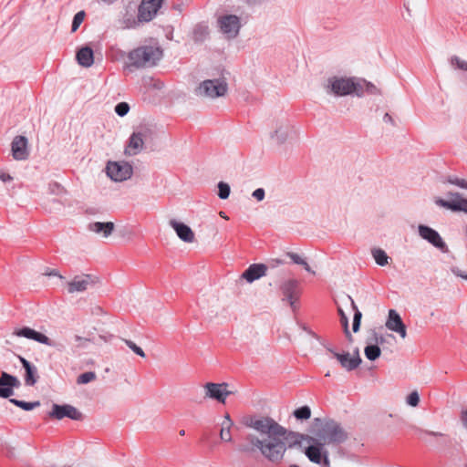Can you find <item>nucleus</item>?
<instances>
[{
	"instance_id": "obj_43",
	"label": "nucleus",
	"mask_w": 467,
	"mask_h": 467,
	"mask_svg": "<svg viewBox=\"0 0 467 467\" xmlns=\"http://www.w3.org/2000/svg\"><path fill=\"white\" fill-rule=\"evenodd\" d=\"M125 344L134 352L136 353L137 355H139L140 357L141 358H144L145 357V353L144 351L142 350L141 348H140L139 346H137L133 341L131 340H129V339H125Z\"/></svg>"
},
{
	"instance_id": "obj_26",
	"label": "nucleus",
	"mask_w": 467,
	"mask_h": 467,
	"mask_svg": "<svg viewBox=\"0 0 467 467\" xmlns=\"http://www.w3.org/2000/svg\"><path fill=\"white\" fill-rule=\"evenodd\" d=\"M19 361L26 370L25 383L26 386H34L37 381V368L25 358L18 356Z\"/></svg>"
},
{
	"instance_id": "obj_45",
	"label": "nucleus",
	"mask_w": 467,
	"mask_h": 467,
	"mask_svg": "<svg viewBox=\"0 0 467 467\" xmlns=\"http://www.w3.org/2000/svg\"><path fill=\"white\" fill-rule=\"evenodd\" d=\"M265 194V190L263 188H258L253 192L252 196L261 202L264 200Z\"/></svg>"
},
{
	"instance_id": "obj_6",
	"label": "nucleus",
	"mask_w": 467,
	"mask_h": 467,
	"mask_svg": "<svg viewBox=\"0 0 467 467\" xmlns=\"http://www.w3.org/2000/svg\"><path fill=\"white\" fill-rule=\"evenodd\" d=\"M165 0H141L138 6V14L136 18L131 19L125 16L127 27L140 26V23L151 21L161 8Z\"/></svg>"
},
{
	"instance_id": "obj_4",
	"label": "nucleus",
	"mask_w": 467,
	"mask_h": 467,
	"mask_svg": "<svg viewBox=\"0 0 467 467\" xmlns=\"http://www.w3.org/2000/svg\"><path fill=\"white\" fill-rule=\"evenodd\" d=\"M288 447L298 446L304 449V452L307 459L316 464H321L322 456L324 454V444L318 441L314 436L302 434L298 432H291L288 435Z\"/></svg>"
},
{
	"instance_id": "obj_13",
	"label": "nucleus",
	"mask_w": 467,
	"mask_h": 467,
	"mask_svg": "<svg viewBox=\"0 0 467 467\" xmlns=\"http://www.w3.org/2000/svg\"><path fill=\"white\" fill-rule=\"evenodd\" d=\"M451 200L437 199L436 204L452 212H462L467 214V199L462 197L458 192H449Z\"/></svg>"
},
{
	"instance_id": "obj_60",
	"label": "nucleus",
	"mask_w": 467,
	"mask_h": 467,
	"mask_svg": "<svg viewBox=\"0 0 467 467\" xmlns=\"http://www.w3.org/2000/svg\"><path fill=\"white\" fill-rule=\"evenodd\" d=\"M350 458H351V460H352V461H357V460H358V459H357V457H356V456H353V455H352V456H350Z\"/></svg>"
},
{
	"instance_id": "obj_20",
	"label": "nucleus",
	"mask_w": 467,
	"mask_h": 467,
	"mask_svg": "<svg viewBox=\"0 0 467 467\" xmlns=\"http://www.w3.org/2000/svg\"><path fill=\"white\" fill-rule=\"evenodd\" d=\"M330 351L334 354V356L339 361L342 368H344L345 369H347L348 371L357 368L362 362V359L360 358V356H359L358 348H356L352 357L350 356V354L348 352L339 354V353L334 352L332 350H330Z\"/></svg>"
},
{
	"instance_id": "obj_56",
	"label": "nucleus",
	"mask_w": 467,
	"mask_h": 467,
	"mask_svg": "<svg viewBox=\"0 0 467 467\" xmlns=\"http://www.w3.org/2000/svg\"><path fill=\"white\" fill-rule=\"evenodd\" d=\"M166 37H167V39H169V40H172V39H173L172 33H171V32H169V33L166 35Z\"/></svg>"
},
{
	"instance_id": "obj_57",
	"label": "nucleus",
	"mask_w": 467,
	"mask_h": 467,
	"mask_svg": "<svg viewBox=\"0 0 467 467\" xmlns=\"http://www.w3.org/2000/svg\"><path fill=\"white\" fill-rule=\"evenodd\" d=\"M220 216L224 219H228V217L225 215V213L223 212H220Z\"/></svg>"
},
{
	"instance_id": "obj_53",
	"label": "nucleus",
	"mask_w": 467,
	"mask_h": 467,
	"mask_svg": "<svg viewBox=\"0 0 467 467\" xmlns=\"http://www.w3.org/2000/svg\"><path fill=\"white\" fill-rule=\"evenodd\" d=\"M74 339H75V341H76L77 343H78V344H80V343H82V342H86V341H88V339H87V338L81 337H79V336H75V337H74Z\"/></svg>"
},
{
	"instance_id": "obj_47",
	"label": "nucleus",
	"mask_w": 467,
	"mask_h": 467,
	"mask_svg": "<svg viewBox=\"0 0 467 467\" xmlns=\"http://www.w3.org/2000/svg\"><path fill=\"white\" fill-rule=\"evenodd\" d=\"M451 271L453 275L456 276L462 277V279L467 280V274H464L462 270H460L458 267L453 266L451 268Z\"/></svg>"
},
{
	"instance_id": "obj_24",
	"label": "nucleus",
	"mask_w": 467,
	"mask_h": 467,
	"mask_svg": "<svg viewBox=\"0 0 467 467\" xmlns=\"http://www.w3.org/2000/svg\"><path fill=\"white\" fill-rule=\"evenodd\" d=\"M88 229L96 234L101 235L104 238H108L113 233L115 224L112 222H94L88 225Z\"/></svg>"
},
{
	"instance_id": "obj_30",
	"label": "nucleus",
	"mask_w": 467,
	"mask_h": 467,
	"mask_svg": "<svg viewBox=\"0 0 467 467\" xmlns=\"http://www.w3.org/2000/svg\"><path fill=\"white\" fill-rule=\"evenodd\" d=\"M371 254H372L375 262L379 265L384 266L389 264V257L388 256L386 252L384 250H382L381 248H373L371 250Z\"/></svg>"
},
{
	"instance_id": "obj_44",
	"label": "nucleus",
	"mask_w": 467,
	"mask_h": 467,
	"mask_svg": "<svg viewBox=\"0 0 467 467\" xmlns=\"http://www.w3.org/2000/svg\"><path fill=\"white\" fill-rule=\"evenodd\" d=\"M190 37L196 43L202 42L206 37V31H192Z\"/></svg>"
},
{
	"instance_id": "obj_14",
	"label": "nucleus",
	"mask_w": 467,
	"mask_h": 467,
	"mask_svg": "<svg viewBox=\"0 0 467 467\" xmlns=\"http://www.w3.org/2000/svg\"><path fill=\"white\" fill-rule=\"evenodd\" d=\"M48 415L49 417L57 420H62L65 417H67L74 420H80L83 418L82 413L77 408L69 404H53L52 410Z\"/></svg>"
},
{
	"instance_id": "obj_5",
	"label": "nucleus",
	"mask_w": 467,
	"mask_h": 467,
	"mask_svg": "<svg viewBox=\"0 0 467 467\" xmlns=\"http://www.w3.org/2000/svg\"><path fill=\"white\" fill-rule=\"evenodd\" d=\"M358 87V84L356 83L353 78L338 76L330 77L323 83L324 90L327 94L334 95L336 97L350 95L353 92H356L357 95L359 96Z\"/></svg>"
},
{
	"instance_id": "obj_63",
	"label": "nucleus",
	"mask_w": 467,
	"mask_h": 467,
	"mask_svg": "<svg viewBox=\"0 0 467 467\" xmlns=\"http://www.w3.org/2000/svg\"><path fill=\"white\" fill-rule=\"evenodd\" d=\"M465 234H466V236H467V227L465 228Z\"/></svg>"
},
{
	"instance_id": "obj_54",
	"label": "nucleus",
	"mask_w": 467,
	"mask_h": 467,
	"mask_svg": "<svg viewBox=\"0 0 467 467\" xmlns=\"http://www.w3.org/2000/svg\"><path fill=\"white\" fill-rule=\"evenodd\" d=\"M404 6H405V8H406V10H407V12H408L409 16H411V14H410V13H411V11H412V10H411V3H410V2H408L407 4H405V5H404Z\"/></svg>"
},
{
	"instance_id": "obj_33",
	"label": "nucleus",
	"mask_w": 467,
	"mask_h": 467,
	"mask_svg": "<svg viewBox=\"0 0 467 467\" xmlns=\"http://www.w3.org/2000/svg\"><path fill=\"white\" fill-rule=\"evenodd\" d=\"M96 379H97V375L95 372L88 371V372L80 374L77 378V384H78V385L88 384V383L95 380Z\"/></svg>"
},
{
	"instance_id": "obj_10",
	"label": "nucleus",
	"mask_w": 467,
	"mask_h": 467,
	"mask_svg": "<svg viewBox=\"0 0 467 467\" xmlns=\"http://www.w3.org/2000/svg\"><path fill=\"white\" fill-rule=\"evenodd\" d=\"M150 130L143 128L134 131L128 141L124 153L127 156H136L144 150L145 140L150 136Z\"/></svg>"
},
{
	"instance_id": "obj_50",
	"label": "nucleus",
	"mask_w": 467,
	"mask_h": 467,
	"mask_svg": "<svg viewBox=\"0 0 467 467\" xmlns=\"http://www.w3.org/2000/svg\"><path fill=\"white\" fill-rule=\"evenodd\" d=\"M383 121L386 122V123H389L392 126L395 125V122L393 120V118L389 114V113H386L384 116H383Z\"/></svg>"
},
{
	"instance_id": "obj_55",
	"label": "nucleus",
	"mask_w": 467,
	"mask_h": 467,
	"mask_svg": "<svg viewBox=\"0 0 467 467\" xmlns=\"http://www.w3.org/2000/svg\"><path fill=\"white\" fill-rule=\"evenodd\" d=\"M49 275H56V276H59L61 279H63V276L58 275V273L57 271H52Z\"/></svg>"
},
{
	"instance_id": "obj_39",
	"label": "nucleus",
	"mask_w": 467,
	"mask_h": 467,
	"mask_svg": "<svg viewBox=\"0 0 467 467\" xmlns=\"http://www.w3.org/2000/svg\"><path fill=\"white\" fill-rule=\"evenodd\" d=\"M406 403L410 407H417L420 403V394L417 390L411 391L406 398Z\"/></svg>"
},
{
	"instance_id": "obj_23",
	"label": "nucleus",
	"mask_w": 467,
	"mask_h": 467,
	"mask_svg": "<svg viewBox=\"0 0 467 467\" xmlns=\"http://www.w3.org/2000/svg\"><path fill=\"white\" fill-rule=\"evenodd\" d=\"M169 224L176 232L178 237L185 243H192L195 239L194 233L186 224L177 222L174 219L170 220Z\"/></svg>"
},
{
	"instance_id": "obj_28",
	"label": "nucleus",
	"mask_w": 467,
	"mask_h": 467,
	"mask_svg": "<svg viewBox=\"0 0 467 467\" xmlns=\"http://www.w3.org/2000/svg\"><path fill=\"white\" fill-rule=\"evenodd\" d=\"M220 29H240V18L235 15H225L218 19Z\"/></svg>"
},
{
	"instance_id": "obj_21",
	"label": "nucleus",
	"mask_w": 467,
	"mask_h": 467,
	"mask_svg": "<svg viewBox=\"0 0 467 467\" xmlns=\"http://www.w3.org/2000/svg\"><path fill=\"white\" fill-rule=\"evenodd\" d=\"M12 156L16 161L27 159L29 152L27 149V139L24 136H16L11 144Z\"/></svg>"
},
{
	"instance_id": "obj_34",
	"label": "nucleus",
	"mask_w": 467,
	"mask_h": 467,
	"mask_svg": "<svg viewBox=\"0 0 467 467\" xmlns=\"http://www.w3.org/2000/svg\"><path fill=\"white\" fill-rule=\"evenodd\" d=\"M338 314L340 316V322L344 328V333H345L346 337H348V339L349 341H352V335L348 329V318L347 315L345 314V312L341 308H338Z\"/></svg>"
},
{
	"instance_id": "obj_49",
	"label": "nucleus",
	"mask_w": 467,
	"mask_h": 467,
	"mask_svg": "<svg viewBox=\"0 0 467 467\" xmlns=\"http://www.w3.org/2000/svg\"><path fill=\"white\" fill-rule=\"evenodd\" d=\"M0 180L4 182L13 181V177L4 171H0Z\"/></svg>"
},
{
	"instance_id": "obj_2",
	"label": "nucleus",
	"mask_w": 467,
	"mask_h": 467,
	"mask_svg": "<svg viewBox=\"0 0 467 467\" xmlns=\"http://www.w3.org/2000/svg\"><path fill=\"white\" fill-rule=\"evenodd\" d=\"M314 437L326 444H340L348 439V432L337 421L332 419L315 418L310 426Z\"/></svg>"
},
{
	"instance_id": "obj_19",
	"label": "nucleus",
	"mask_w": 467,
	"mask_h": 467,
	"mask_svg": "<svg viewBox=\"0 0 467 467\" xmlns=\"http://www.w3.org/2000/svg\"><path fill=\"white\" fill-rule=\"evenodd\" d=\"M20 386L19 379L6 372L0 377V398L7 399L14 394V389Z\"/></svg>"
},
{
	"instance_id": "obj_41",
	"label": "nucleus",
	"mask_w": 467,
	"mask_h": 467,
	"mask_svg": "<svg viewBox=\"0 0 467 467\" xmlns=\"http://www.w3.org/2000/svg\"><path fill=\"white\" fill-rule=\"evenodd\" d=\"M447 182L451 184H453L460 188L467 190V181L464 179H460L457 177L450 176V177H448Z\"/></svg>"
},
{
	"instance_id": "obj_35",
	"label": "nucleus",
	"mask_w": 467,
	"mask_h": 467,
	"mask_svg": "<svg viewBox=\"0 0 467 467\" xmlns=\"http://www.w3.org/2000/svg\"><path fill=\"white\" fill-rule=\"evenodd\" d=\"M293 414L297 420H308L311 417V410L308 406H303L296 409Z\"/></svg>"
},
{
	"instance_id": "obj_48",
	"label": "nucleus",
	"mask_w": 467,
	"mask_h": 467,
	"mask_svg": "<svg viewBox=\"0 0 467 467\" xmlns=\"http://www.w3.org/2000/svg\"><path fill=\"white\" fill-rule=\"evenodd\" d=\"M322 467H330V461L328 458V451L326 450L324 451V454L322 456V462L320 464Z\"/></svg>"
},
{
	"instance_id": "obj_12",
	"label": "nucleus",
	"mask_w": 467,
	"mask_h": 467,
	"mask_svg": "<svg viewBox=\"0 0 467 467\" xmlns=\"http://www.w3.org/2000/svg\"><path fill=\"white\" fill-rule=\"evenodd\" d=\"M384 340V337L379 335L375 329L370 330L369 336L366 339L367 346L364 348L365 356L368 360L374 361L380 357L381 350L379 344H382Z\"/></svg>"
},
{
	"instance_id": "obj_27",
	"label": "nucleus",
	"mask_w": 467,
	"mask_h": 467,
	"mask_svg": "<svg viewBox=\"0 0 467 467\" xmlns=\"http://www.w3.org/2000/svg\"><path fill=\"white\" fill-rule=\"evenodd\" d=\"M78 63L83 67H90L94 63L93 50L88 47H81L76 55Z\"/></svg>"
},
{
	"instance_id": "obj_37",
	"label": "nucleus",
	"mask_w": 467,
	"mask_h": 467,
	"mask_svg": "<svg viewBox=\"0 0 467 467\" xmlns=\"http://www.w3.org/2000/svg\"><path fill=\"white\" fill-rule=\"evenodd\" d=\"M230 195V186L228 183L220 182L218 183V196L220 199H227Z\"/></svg>"
},
{
	"instance_id": "obj_31",
	"label": "nucleus",
	"mask_w": 467,
	"mask_h": 467,
	"mask_svg": "<svg viewBox=\"0 0 467 467\" xmlns=\"http://www.w3.org/2000/svg\"><path fill=\"white\" fill-rule=\"evenodd\" d=\"M10 402L25 410H34L35 408H37L40 406L39 401L26 402V401L18 400L16 399H10Z\"/></svg>"
},
{
	"instance_id": "obj_16",
	"label": "nucleus",
	"mask_w": 467,
	"mask_h": 467,
	"mask_svg": "<svg viewBox=\"0 0 467 467\" xmlns=\"http://www.w3.org/2000/svg\"><path fill=\"white\" fill-rule=\"evenodd\" d=\"M13 335L19 337H26L27 339L34 340L37 343L48 346L55 347V343L52 339H50L47 336L36 331L35 329L24 327L21 328H16L13 331Z\"/></svg>"
},
{
	"instance_id": "obj_7",
	"label": "nucleus",
	"mask_w": 467,
	"mask_h": 467,
	"mask_svg": "<svg viewBox=\"0 0 467 467\" xmlns=\"http://www.w3.org/2000/svg\"><path fill=\"white\" fill-rule=\"evenodd\" d=\"M227 84L221 78L206 79L199 84L195 88V95L203 98L214 99L225 95Z\"/></svg>"
},
{
	"instance_id": "obj_8",
	"label": "nucleus",
	"mask_w": 467,
	"mask_h": 467,
	"mask_svg": "<svg viewBox=\"0 0 467 467\" xmlns=\"http://www.w3.org/2000/svg\"><path fill=\"white\" fill-rule=\"evenodd\" d=\"M106 173L112 181L121 182L132 176L133 168L127 161H109L106 165Z\"/></svg>"
},
{
	"instance_id": "obj_3",
	"label": "nucleus",
	"mask_w": 467,
	"mask_h": 467,
	"mask_svg": "<svg viewBox=\"0 0 467 467\" xmlns=\"http://www.w3.org/2000/svg\"><path fill=\"white\" fill-rule=\"evenodd\" d=\"M163 57V49L157 39L145 40L140 46L131 50L128 58L130 66L146 68L156 66Z\"/></svg>"
},
{
	"instance_id": "obj_1",
	"label": "nucleus",
	"mask_w": 467,
	"mask_h": 467,
	"mask_svg": "<svg viewBox=\"0 0 467 467\" xmlns=\"http://www.w3.org/2000/svg\"><path fill=\"white\" fill-rule=\"evenodd\" d=\"M243 424L261 436L267 437L260 438L255 434H248L245 437L246 443L241 445L238 451L249 454L259 451L268 462L280 463L286 451V445L281 439L285 436L286 430L269 417H245Z\"/></svg>"
},
{
	"instance_id": "obj_38",
	"label": "nucleus",
	"mask_w": 467,
	"mask_h": 467,
	"mask_svg": "<svg viewBox=\"0 0 467 467\" xmlns=\"http://www.w3.org/2000/svg\"><path fill=\"white\" fill-rule=\"evenodd\" d=\"M86 16L85 11H78L73 17L70 29H78Z\"/></svg>"
},
{
	"instance_id": "obj_52",
	"label": "nucleus",
	"mask_w": 467,
	"mask_h": 467,
	"mask_svg": "<svg viewBox=\"0 0 467 467\" xmlns=\"http://www.w3.org/2000/svg\"><path fill=\"white\" fill-rule=\"evenodd\" d=\"M461 420L462 421L463 426L467 429V410H462Z\"/></svg>"
},
{
	"instance_id": "obj_32",
	"label": "nucleus",
	"mask_w": 467,
	"mask_h": 467,
	"mask_svg": "<svg viewBox=\"0 0 467 467\" xmlns=\"http://www.w3.org/2000/svg\"><path fill=\"white\" fill-rule=\"evenodd\" d=\"M287 255L295 264L302 265L306 269V271L315 275V272L311 269L307 262L305 259H303L300 255L295 253H288Z\"/></svg>"
},
{
	"instance_id": "obj_51",
	"label": "nucleus",
	"mask_w": 467,
	"mask_h": 467,
	"mask_svg": "<svg viewBox=\"0 0 467 467\" xmlns=\"http://www.w3.org/2000/svg\"><path fill=\"white\" fill-rule=\"evenodd\" d=\"M228 424H229V426H233L234 425V421L231 420L230 415L228 413H226L224 415V420L222 422V426L223 425H228Z\"/></svg>"
},
{
	"instance_id": "obj_11",
	"label": "nucleus",
	"mask_w": 467,
	"mask_h": 467,
	"mask_svg": "<svg viewBox=\"0 0 467 467\" xmlns=\"http://www.w3.org/2000/svg\"><path fill=\"white\" fill-rule=\"evenodd\" d=\"M418 233L419 235L428 243H430L431 245H433L435 248H437L441 253H448L449 247L442 239V237L440 235V234L432 229L430 226L420 224L418 226Z\"/></svg>"
},
{
	"instance_id": "obj_29",
	"label": "nucleus",
	"mask_w": 467,
	"mask_h": 467,
	"mask_svg": "<svg viewBox=\"0 0 467 467\" xmlns=\"http://www.w3.org/2000/svg\"><path fill=\"white\" fill-rule=\"evenodd\" d=\"M348 297V299L350 301L351 308L354 310V317H353L352 329H353L354 333H357L359 330V327H360V322H361V318H362V314L358 310V308L355 301L353 300V298L351 296H349Z\"/></svg>"
},
{
	"instance_id": "obj_9",
	"label": "nucleus",
	"mask_w": 467,
	"mask_h": 467,
	"mask_svg": "<svg viewBox=\"0 0 467 467\" xmlns=\"http://www.w3.org/2000/svg\"><path fill=\"white\" fill-rule=\"evenodd\" d=\"M296 133L295 127L288 120L281 119L275 121L270 137L275 143L283 144L292 139Z\"/></svg>"
},
{
	"instance_id": "obj_59",
	"label": "nucleus",
	"mask_w": 467,
	"mask_h": 467,
	"mask_svg": "<svg viewBox=\"0 0 467 467\" xmlns=\"http://www.w3.org/2000/svg\"><path fill=\"white\" fill-rule=\"evenodd\" d=\"M179 433H180L181 436H183L185 434V431H184V430H182V431H180Z\"/></svg>"
},
{
	"instance_id": "obj_22",
	"label": "nucleus",
	"mask_w": 467,
	"mask_h": 467,
	"mask_svg": "<svg viewBox=\"0 0 467 467\" xmlns=\"http://www.w3.org/2000/svg\"><path fill=\"white\" fill-rule=\"evenodd\" d=\"M386 327L388 329L398 333L402 338H405L407 336L406 327L403 324L400 316L394 309H390L389 311Z\"/></svg>"
},
{
	"instance_id": "obj_25",
	"label": "nucleus",
	"mask_w": 467,
	"mask_h": 467,
	"mask_svg": "<svg viewBox=\"0 0 467 467\" xmlns=\"http://www.w3.org/2000/svg\"><path fill=\"white\" fill-rule=\"evenodd\" d=\"M267 267L263 264L251 265L242 275V277L247 282L252 283L254 280L265 275Z\"/></svg>"
},
{
	"instance_id": "obj_61",
	"label": "nucleus",
	"mask_w": 467,
	"mask_h": 467,
	"mask_svg": "<svg viewBox=\"0 0 467 467\" xmlns=\"http://www.w3.org/2000/svg\"><path fill=\"white\" fill-rule=\"evenodd\" d=\"M289 467H299V466H297V465H296V464H292V465H290Z\"/></svg>"
},
{
	"instance_id": "obj_40",
	"label": "nucleus",
	"mask_w": 467,
	"mask_h": 467,
	"mask_svg": "<svg viewBox=\"0 0 467 467\" xmlns=\"http://www.w3.org/2000/svg\"><path fill=\"white\" fill-rule=\"evenodd\" d=\"M233 426L228 425H223L222 429L220 431V438L223 441L225 442H231L232 441V435H231V429Z\"/></svg>"
},
{
	"instance_id": "obj_36",
	"label": "nucleus",
	"mask_w": 467,
	"mask_h": 467,
	"mask_svg": "<svg viewBox=\"0 0 467 467\" xmlns=\"http://www.w3.org/2000/svg\"><path fill=\"white\" fill-rule=\"evenodd\" d=\"M451 65L455 69H460L467 72V61L457 56H454L451 58Z\"/></svg>"
},
{
	"instance_id": "obj_42",
	"label": "nucleus",
	"mask_w": 467,
	"mask_h": 467,
	"mask_svg": "<svg viewBox=\"0 0 467 467\" xmlns=\"http://www.w3.org/2000/svg\"><path fill=\"white\" fill-rule=\"evenodd\" d=\"M129 110L130 106L126 102H120L117 104V106L115 107V112L120 117H124L125 115H127Z\"/></svg>"
},
{
	"instance_id": "obj_18",
	"label": "nucleus",
	"mask_w": 467,
	"mask_h": 467,
	"mask_svg": "<svg viewBox=\"0 0 467 467\" xmlns=\"http://www.w3.org/2000/svg\"><path fill=\"white\" fill-rule=\"evenodd\" d=\"M298 282L289 279L282 283L280 290L284 296L283 300H287L293 310L296 308V302L298 298Z\"/></svg>"
},
{
	"instance_id": "obj_62",
	"label": "nucleus",
	"mask_w": 467,
	"mask_h": 467,
	"mask_svg": "<svg viewBox=\"0 0 467 467\" xmlns=\"http://www.w3.org/2000/svg\"><path fill=\"white\" fill-rule=\"evenodd\" d=\"M329 376H330V373H329V372H327V373L326 374V377H329Z\"/></svg>"
},
{
	"instance_id": "obj_17",
	"label": "nucleus",
	"mask_w": 467,
	"mask_h": 467,
	"mask_svg": "<svg viewBox=\"0 0 467 467\" xmlns=\"http://www.w3.org/2000/svg\"><path fill=\"white\" fill-rule=\"evenodd\" d=\"M95 283L94 278L89 275H79L67 282L68 294L82 293Z\"/></svg>"
},
{
	"instance_id": "obj_15",
	"label": "nucleus",
	"mask_w": 467,
	"mask_h": 467,
	"mask_svg": "<svg viewBox=\"0 0 467 467\" xmlns=\"http://www.w3.org/2000/svg\"><path fill=\"white\" fill-rule=\"evenodd\" d=\"M227 387L228 384L226 383L208 382L204 385L205 397L224 404L226 397L233 394L231 390H228Z\"/></svg>"
},
{
	"instance_id": "obj_46",
	"label": "nucleus",
	"mask_w": 467,
	"mask_h": 467,
	"mask_svg": "<svg viewBox=\"0 0 467 467\" xmlns=\"http://www.w3.org/2000/svg\"><path fill=\"white\" fill-rule=\"evenodd\" d=\"M223 37L226 40H232L237 37L239 31H222Z\"/></svg>"
},
{
	"instance_id": "obj_58",
	"label": "nucleus",
	"mask_w": 467,
	"mask_h": 467,
	"mask_svg": "<svg viewBox=\"0 0 467 467\" xmlns=\"http://www.w3.org/2000/svg\"><path fill=\"white\" fill-rule=\"evenodd\" d=\"M430 434L434 435V436H440V435H441V433H439V432H430Z\"/></svg>"
}]
</instances>
